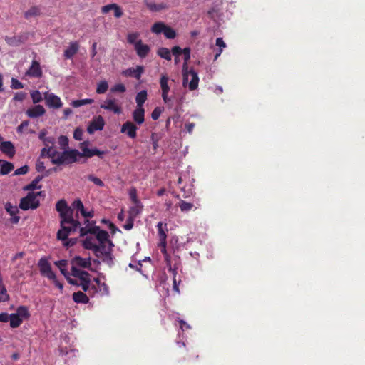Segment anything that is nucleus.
Returning a JSON list of instances; mask_svg holds the SVG:
<instances>
[{"instance_id": "nucleus-10", "label": "nucleus", "mask_w": 365, "mask_h": 365, "mask_svg": "<svg viewBox=\"0 0 365 365\" xmlns=\"http://www.w3.org/2000/svg\"><path fill=\"white\" fill-rule=\"evenodd\" d=\"M44 99L46 106L49 108L58 109L63 106L61 98L53 93H44Z\"/></svg>"}, {"instance_id": "nucleus-23", "label": "nucleus", "mask_w": 365, "mask_h": 365, "mask_svg": "<svg viewBox=\"0 0 365 365\" xmlns=\"http://www.w3.org/2000/svg\"><path fill=\"white\" fill-rule=\"evenodd\" d=\"M182 53L184 56V61H185V63H184V65H183V68H182V74H183V83L182 84H183V86H185L186 83H187V61L190 58V48H185L182 50Z\"/></svg>"}, {"instance_id": "nucleus-6", "label": "nucleus", "mask_w": 365, "mask_h": 365, "mask_svg": "<svg viewBox=\"0 0 365 365\" xmlns=\"http://www.w3.org/2000/svg\"><path fill=\"white\" fill-rule=\"evenodd\" d=\"M40 205L39 200L35 198L34 192H29L20 200L19 207L23 210H34Z\"/></svg>"}, {"instance_id": "nucleus-19", "label": "nucleus", "mask_w": 365, "mask_h": 365, "mask_svg": "<svg viewBox=\"0 0 365 365\" xmlns=\"http://www.w3.org/2000/svg\"><path fill=\"white\" fill-rule=\"evenodd\" d=\"M85 223H87V225L85 227L79 226L78 227L81 237H83L88 234L93 235L96 231L98 230V226L93 225L95 223V222L93 221L91 223L88 220H86Z\"/></svg>"}, {"instance_id": "nucleus-49", "label": "nucleus", "mask_w": 365, "mask_h": 365, "mask_svg": "<svg viewBox=\"0 0 365 365\" xmlns=\"http://www.w3.org/2000/svg\"><path fill=\"white\" fill-rule=\"evenodd\" d=\"M58 144L61 149L66 150L68 147V138L65 135L58 138Z\"/></svg>"}, {"instance_id": "nucleus-28", "label": "nucleus", "mask_w": 365, "mask_h": 365, "mask_svg": "<svg viewBox=\"0 0 365 365\" xmlns=\"http://www.w3.org/2000/svg\"><path fill=\"white\" fill-rule=\"evenodd\" d=\"M73 300L78 304H87L89 302L88 297L81 291L74 292L72 295Z\"/></svg>"}, {"instance_id": "nucleus-44", "label": "nucleus", "mask_w": 365, "mask_h": 365, "mask_svg": "<svg viewBox=\"0 0 365 365\" xmlns=\"http://www.w3.org/2000/svg\"><path fill=\"white\" fill-rule=\"evenodd\" d=\"M55 264L59 268L61 272L64 275L66 276L68 274L67 269H66L67 266V261L62 259L58 260L55 262Z\"/></svg>"}, {"instance_id": "nucleus-54", "label": "nucleus", "mask_w": 365, "mask_h": 365, "mask_svg": "<svg viewBox=\"0 0 365 365\" xmlns=\"http://www.w3.org/2000/svg\"><path fill=\"white\" fill-rule=\"evenodd\" d=\"M130 198L133 203H138L140 202V201L138 199L137 197V190L135 188L133 187L130 189L129 192Z\"/></svg>"}, {"instance_id": "nucleus-64", "label": "nucleus", "mask_w": 365, "mask_h": 365, "mask_svg": "<svg viewBox=\"0 0 365 365\" xmlns=\"http://www.w3.org/2000/svg\"><path fill=\"white\" fill-rule=\"evenodd\" d=\"M181 191L183 192V197L187 198L192 195V190L191 188L186 189L185 186H183L180 188Z\"/></svg>"}, {"instance_id": "nucleus-42", "label": "nucleus", "mask_w": 365, "mask_h": 365, "mask_svg": "<svg viewBox=\"0 0 365 365\" xmlns=\"http://www.w3.org/2000/svg\"><path fill=\"white\" fill-rule=\"evenodd\" d=\"M158 55L161 58L166 59L168 61L171 60V53L168 48H160L157 52Z\"/></svg>"}, {"instance_id": "nucleus-57", "label": "nucleus", "mask_w": 365, "mask_h": 365, "mask_svg": "<svg viewBox=\"0 0 365 365\" xmlns=\"http://www.w3.org/2000/svg\"><path fill=\"white\" fill-rule=\"evenodd\" d=\"M29 166L28 165H24L18 169H16L14 171V175H25L29 172Z\"/></svg>"}, {"instance_id": "nucleus-40", "label": "nucleus", "mask_w": 365, "mask_h": 365, "mask_svg": "<svg viewBox=\"0 0 365 365\" xmlns=\"http://www.w3.org/2000/svg\"><path fill=\"white\" fill-rule=\"evenodd\" d=\"M179 207L182 212H187L194 207V204L180 200L179 202Z\"/></svg>"}, {"instance_id": "nucleus-51", "label": "nucleus", "mask_w": 365, "mask_h": 365, "mask_svg": "<svg viewBox=\"0 0 365 365\" xmlns=\"http://www.w3.org/2000/svg\"><path fill=\"white\" fill-rule=\"evenodd\" d=\"M31 97L32 98L34 103H38L42 101L41 93L38 91H34L31 93Z\"/></svg>"}, {"instance_id": "nucleus-47", "label": "nucleus", "mask_w": 365, "mask_h": 365, "mask_svg": "<svg viewBox=\"0 0 365 365\" xmlns=\"http://www.w3.org/2000/svg\"><path fill=\"white\" fill-rule=\"evenodd\" d=\"M216 46L220 47L219 51L215 54V59H217L222 51V48L226 47V44L224 42L222 38L219 37L216 39Z\"/></svg>"}, {"instance_id": "nucleus-60", "label": "nucleus", "mask_w": 365, "mask_h": 365, "mask_svg": "<svg viewBox=\"0 0 365 365\" xmlns=\"http://www.w3.org/2000/svg\"><path fill=\"white\" fill-rule=\"evenodd\" d=\"M40 158H38L36 162L35 168L37 172H43L45 170L44 163Z\"/></svg>"}, {"instance_id": "nucleus-1", "label": "nucleus", "mask_w": 365, "mask_h": 365, "mask_svg": "<svg viewBox=\"0 0 365 365\" xmlns=\"http://www.w3.org/2000/svg\"><path fill=\"white\" fill-rule=\"evenodd\" d=\"M61 229L57 232V238L61 240H66L68 235L76 231L81 226V223L78 220L73 218V216L66 217V221L63 222V219L61 220Z\"/></svg>"}, {"instance_id": "nucleus-48", "label": "nucleus", "mask_w": 365, "mask_h": 365, "mask_svg": "<svg viewBox=\"0 0 365 365\" xmlns=\"http://www.w3.org/2000/svg\"><path fill=\"white\" fill-rule=\"evenodd\" d=\"M140 36V34L138 32L130 33L128 35L127 40L128 42L130 44L135 45V43L138 41V38Z\"/></svg>"}, {"instance_id": "nucleus-43", "label": "nucleus", "mask_w": 365, "mask_h": 365, "mask_svg": "<svg viewBox=\"0 0 365 365\" xmlns=\"http://www.w3.org/2000/svg\"><path fill=\"white\" fill-rule=\"evenodd\" d=\"M108 89V83L106 81H102L98 84L96 91L98 94H103L105 93Z\"/></svg>"}, {"instance_id": "nucleus-16", "label": "nucleus", "mask_w": 365, "mask_h": 365, "mask_svg": "<svg viewBox=\"0 0 365 365\" xmlns=\"http://www.w3.org/2000/svg\"><path fill=\"white\" fill-rule=\"evenodd\" d=\"M0 151L11 158L16 153L14 144L11 141H3L0 144Z\"/></svg>"}, {"instance_id": "nucleus-8", "label": "nucleus", "mask_w": 365, "mask_h": 365, "mask_svg": "<svg viewBox=\"0 0 365 365\" xmlns=\"http://www.w3.org/2000/svg\"><path fill=\"white\" fill-rule=\"evenodd\" d=\"M38 266L41 275L46 277L48 279L55 278V273L52 271L51 264L46 257L39 259Z\"/></svg>"}, {"instance_id": "nucleus-31", "label": "nucleus", "mask_w": 365, "mask_h": 365, "mask_svg": "<svg viewBox=\"0 0 365 365\" xmlns=\"http://www.w3.org/2000/svg\"><path fill=\"white\" fill-rule=\"evenodd\" d=\"M133 204L134 205L129 208L128 216L136 218L142 212L143 206L141 202Z\"/></svg>"}, {"instance_id": "nucleus-24", "label": "nucleus", "mask_w": 365, "mask_h": 365, "mask_svg": "<svg viewBox=\"0 0 365 365\" xmlns=\"http://www.w3.org/2000/svg\"><path fill=\"white\" fill-rule=\"evenodd\" d=\"M72 264L82 268H90L91 262L90 258H82L80 256H76L72 259Z\"/></svg>"}, {"instance_id": "nucleus-52", "label": "nucleus", "mask_w": 365, "mask_h": 365, "mask_svg": "<svg viewBox=\"0 0 365 365\" xmlns=\"http://www.w3.org/2000/svg\"><path fill=\"white\" fill-rule=\"evenodd\" d=\"M88 179L99 187L104 186L103 182L100 178L94 176L93 175H88Z\"/></svg>"}, {"instance_id": "nucleus-17", "label": "nucleus", "mask_w": 365, "mask_h": 365, "mask_svg": "<svg viewBox=\"0 0 365 365\" xmlns=\"http://www.w3.org/2000/svg\"><path fill=\"white\" fill-rule=\"evenodd\" d=\"M135 50L137 53V55L140 58H145L148 54L149 53L150 48V47L146 45L143 44L142 42V40L139 39L135 45Z\"/></svg>"}, {"instance_id": "nucleus-53", "label": "nucleus", "mask_w": 365, "mask_h": 365, "mask_svg": "<svg viewBox=\"0 0 365 365\" xmlns=\"http://www.w3.org/2000/svg\"><path fill=\"white\" fill-rule=\"evenodd\" d=\"M11 87L13 89H21L24 88V84L18 79L12 78Z\"/></svg>"}, {"instance_id": "nucleus-14", "label": "nucleus", "mask_w": 365, "mask_h": 365, "mask_svg": "<svg viewBox=\"0 0 365 365\" xmlns=\"http://www.w3.org/2000/svg\"><path fill=\"white\" fill-rule=\"evenodd\" d=\"M157 229H158V235L159 237V246L163 250H165L167 242V235L166 232L168 231L167 228V224L163 223V222H159L157 225Z\"/></svg>"}, {"instance_id": "nucleus-58", "label": "nucleus", "mask_w": 365, "mask_h": 365, "mask_svg": "<svg viewBox=\"0 0 365 365\" xmlns=\"http://www.w3.org/2000/svg\"><path fill=\"white\" fill-rule=\"evenodd\" d=\"M83 130L80 128H76L73 132V138L76 140H81L83 138Z\"/></svg>"}, {"instance_id": "nucleus-2", "label": "nucleus", "mask_w": 365, "mask_h": 365, "mask_svg": "<svg viewBox=\"0 0 365 365\" xmlns=\"http://www.w3.org/2000/svg\"><path fill=\"white\" fill-rule=\"evenodd\" d=\"M79 154L80 152L76 149H71L69 150H64L61 153L58 152L53 160H51V163L53 165H57L62 164H71L78 160Z\"/></svg>"}, {"instance_id": "nucleus-27", "label": "nucleus", "mask_w": 365, "mask_h": 365, "mask_svg": "<svg viewBox=\"0 0 365 365\" xmlns=\"http://www.w3.org/2000/svg\"><path fill=\"white\" fill-rule=\"evenodd\" d=\"M145 110L143 108L136 107L133 112V120L138 125L143 123L145 120Z\"/></svg>"}, {"instance_id": "nucleus-59", "label": "nucleus", "mask_w": 365, "mask_h": 365, "mask_svg": "<svg viewBox=\"0 0 365 365\" xmlns=\"http://www.w3.org/2000/svg\"><path fill=\"white\" fill-rule=\"evenodd\" d=\"M72 205L75 209L79 210L81 212L85 210L82 201L79 199L75 200Z\"/></svg>"}, {"instance_id": "nucleus-38", "label": "nucleus", "mask_w": 365, "mask_h": 365, "mask_svg": "<svg viewBox=\"0 0 365 365\" xmlns=\"http://www.w3.org/2000/svg\"><path fill=\"white\" fill-rule=\"evenodd\" d=\"M93 281L98 287L99 292H101L103 295L108 294L109 287L105 282H101L99 278H94Z\"/></svg>"}, {"instance_id": "nucleus-12", "label": "nucleus", "mask_w": 365, "mask_h": 365, "mask_svg": "<svg viewBox=\"0 0 365 365\" xmlns=\"http://www.w3.org/2000/svg\"><path fill=\"white\" fill-rule=\"evenodd\" d=\"M105 125V121L101 115L94 118L89 123L87 128V132L89 134H93L97 130H102Z\"/></svg>"}, {"instance_id": "nucleus-32", "label": "nucleus", "mask_w": 365, "mask_h": 365, "mask_svg": "<svg viewBox=\"0 0 365 365\" xmlns=\"http://www.w3.org/2000/svg\"><path fill=\"white\" fill-rule=\"evenodd\" d=\"M41 14V8L37 6H31L29 10L25 11L24 18L26 19H29L32 17H36L40 16Z\"/></svg>"}, {"instance_id": "nucleus-62", "label": "nucleus", "mask_w": 365, "mask_h": 365, "mask_svg": "<svg viewBox=\"0 0 365 365\" xmlns=\"http://www.w3.org/2000/svg\"><path fill=\"white\" fill-rule=\"evenodd\" d=\"M56 142V139L53 136H48L47 137L44 142L43 143V145L46 146V147H48V146H52L53 147V145Z\"/></svg>"}, {"instance_id": "nucleus-20", "label": "nucleus", "mask_w": 365, "mask_h": 365, "mask_svg": "<svg viewBox=\"0 0 365 365\" xmlns=\"http://www.w3.org/2000/svg\"><path fill=\"white\" fill-rule=\"evenodd\" d=\"M46 113V110L41 105H36L29 108L26 113L29 118H35L42 116Z\"/></svg>"}, {"instance_id": "nucleus-9", "label": "nucleus", "mask_w": 365, "mask_h": 365, "mask_svg": "<svg viewBox=\"0 0 365 365\" xmlns=\"http://www.w3.org/2000/svg\"><path fill=\"white\" fill-rule=\"evenodd\" d=\"M4 40L8 46L17 47L26 42L28 40V34L24 33L13 36H6Z\"/></svg>"}, {"instance_id": "nucleus-15", "label": "nucleus", "mask_w": 365, "mask_h": 365, "mask_svg": "<svg viewBox=\"0 0 365 365\" xmlns=\"http://www.w3.org/2000/svg\"><path fill=\"white\" fill-rule=\"evenodd\" d=\"M143 73L144 67L143 66H137L136 68H128L123 71L122 75L125 77H131L140 80Z\"/></svg>"}, {"instance_id": "nucleus-30", "label": "nucleus", "mask_w": 365, "mask_h": 365, "mask_svg": "<svg viewBox=\"0 0 365 365\" xmlns=\"http://www.w3.org/2000/svg\"><path fill=\"white\" fill-rule=\"evenodd\" d=\"M88 141H83L80 143L79 148L81 150V152H80L78 157H84L87 158H92L91 149L88 148Z\"/></svg>"}, {"instance_id": "nucleus-3", "label": "nucleus", "mask_w": 365, "mask_h": 365, "mask_svg": "<svg viewBox=\"0 0 365 365\" xmlns=\"http://www.w3.org/2000/svg\"><path fill=\"white\" fill-rule=\"evenodd\" d=\"M112 245L108 244V242L99 243L97 245L98 249L94 250V255L98 258H103V261L110 265L113 264V251Z\"/></svg>"}, {"instance_id": "nucleus-50", "label": "nucleus", "mask_w": 365, "mask_h": 365, "mask_svg": "<svg viewBox=\"0 0 365 365\" xmlns=\"http://www.w3.org/2000/svg\"><path fill=\"white\" fill-rule=\"evenodd\" d=\"M71 274L79 279L82 275H86V271H83L78 268H77L76 266L73 265L71 267Z\"/></svg>"}, {"instance_id": "nucleus-45", "label": "nucleus", "mask_w": 365, "mask_h": 365, "mask_svg": "<svg viewBox=\"0 0 365 365\" xmlns=\"http://www.w3.org/2000/svg\"><path fill=\"white\" fill-rule=\"evenodd\" d=\"M15 314H18L19 317L29 318L30 314L29 312L28 308L25 306H20L17 308V312L14 313Z\"/></svg>"}, {"instance_id": "nucleus-61", "label": "nucleus", "mask_w": 365, "mask_h": 365, "mask_svg": "<svg viewBox=\"0 0 365 365\" xmlns=\"http://www.w3.org/2000/svg\"><path fill=\"white\" fill-rule=\"evenodd\" d=\"M26 96V93L23 91L17 92L15 93L14 100L16 101H23Z\"/></svg>"}, {"instance_id": "nucleus-18", "label": "nucleus", "mask_w": 365, "mask_h": 365, "mask_svg": "<svg viewBox=\"0 0 365 365\" xmlns=\"http://www.w3.org/2000/svg\"><path fill=\"white\" fill-rule=\"evenodd\" d=\"M26 74L34 78H40L42 76V70L40 63L36 61H33L32 64L26 71Z\"/></svg>"}, {"instance_id": "nucleus-33", "label": "nucleus", "mask_w": 365, "mask_h": 365, "mask_svg": "<svg viewBox=\"0 0 365 365\" xmlns=\"http://www.w3.org/2000/svg\"><path fill=\"white\" fill-rule=\"evenodd\" d=\"M82 245L86 250H92L93 252H94V250L98 249L97 245L94 242V238L93 237H86L83 240Z\"/></svg>"}, {"instance_id": "nucleus-34", "label": "nucleus", "mask_w": 365, "mask_h": 365, "mask_svg": "<svg viewBox=\"0 0 365 365\" xmlns=\"http://www.w3.org/2000/svg\"><path fill=\"white\" fill-rule=\"evenodd\" d=\"M43 177H44V175H38V176H36L32 180V182L30 184H29L28 185H26L25 187V190H34L35 189H41L42 186L41 185H38V183L40 182V181L42 180Z\"/></svg>"}, {"instance_id": "nucleus-5", "label": "nucleus", "mask_w": 365, "mask_h": 365, "mask_svg": "<svg viewBox=\"0 0 365 365\" xmlns=\"http://www.w3.org/2000/svg\"><path fill=\"white\" fill-rule=\"evenodd\" d=\"M169 77L166 74H162L160 78V86L162 91V98L163 102L169 107L173 106V100L169 97L168 94L170 90V86L168 85Z\"/></svg>"}, {"instance_id": "nucleus-46", "label": "nucleus", "mask_w": 365, "mask_h": 365, "mask_svg": "<svg viewBox=\"0 0 365 365\" xmlns=\"http://www.w3.org/2000/svg\"><path fill=\"white\" fill-rule=\"evenodd\" d=\"M9 299V295L7 294L5 286L0 284V302H7Z\"/></svg>"}, {"instance_id": "nucleus-39", "label": "nucleus", "mask_w": 365, "mask_h": 365, "mask_svg": "<svg viewBox=\"0 0 365 365\" xmlns=\"http://www.w3.org/2000/svg\"><path fill=\"white\" fill-rule=\"evenodd\" d=\"M93 101V99L91 98L74 100L71 102V106L74 108H78L84 105L91 104Z\"/></svg>"}, {"instance_id": "nucleus-7", "label": "nucleus", "mask_w": 365, "mask_h": 365, "mask_svg": "<svg viewBox=\"0 0 365 365\" xmlns=\"http://www.w3.org/2000/svg\"><path fill=\"white\" fill-rule=\"evenodd\" d=\"M56 210L59 212L61 220L63 219V222L66 221V217L73 216V211L67 205L65 200H60L56 204Z\"/></svg>"}, {"instance_id": "nucleus-35", "label": "nucleus", "mask_w": 365, "mask_h": 365, "mask_svg": "<svg viewBox=\"0 0 365 365\" xmlns=\"http://www.w3.org/2000/svg\"><path fill=\"white\" fill-rule=\"evenodd\" d=\"M148 93L145 90H143L137 93L135 97V101L137 107L143 108V104L147 100Z\"/></svg>"}, {"instance_id": "nucleus-21", "label": "nucleus", "mask_w": 365, "mask_h": 365, "mask_svg": "<svg viewBox=\"0 0 365 365\" xmlns=\"http://www.w3.org/2000/svg\"><path fill=\"white\" fill-rule=\"evenodd\" d=\"M93 235H95L96 239L99 243L102 244L103 242H108V244L114 246L113 242L109 240L108 232L106 230H101L99 226L98 230L96 231Z\"/></svg>"}, {"instance_id": "nucleus-4", "label": "nucleus", "mask_w": 365, "mask_h": 365, "mask_svg": "<svg viewBox=\"0 0 365 365\" xmlns=\"http://www.w3.org/2000/svg\"><path fill=\"white\" fill-rule=\"evenodd\" d=\"M151 31L156 34L163 33L168 39H173L176 36L175 31L162 21L155 23L151 27Z\"/></svg>"}, {"instance_id": "nucleus-63", "label": "nucleus", "mask_w": 365, "mask_h": 365, "mask_svg": "<svg viewBox=\"0 0 365 365\" xmlns=\"http://www.w3.org/2000/svg\"><path fill=\"white\" fill-rule=\"evenodd\" d=\"M160 114L161 109L159 107H157L153 110L151 113V118H153V120H156L159 118Z\"/></svg>"}, {"instance_id": "nucleus-56", "label": "nucleus", "mask_w": 365, "mask_h": 365, "mask_svg": "<svg viewBox=\"0 0 365 365\" xmlns=\"http://www.w3.org/2000/svg\"><path fill=\"white\" fill-rule=\"evenodd\" d=\"M126 91L125 86L123 83L115 84L111 88L112 92L124 93Z\"/></svg>"}, {"instance_id": "nucleus-41", "label": "nucleus", "mask_w": 365, "mask_h": 365, "mask_svg": "<svg viewBox=\"0 0 365 365\" xmlns=\"http://www.w3.org/2000/svg\"><path fill=\"white\" fill-rule=\"evenodd\" d=\"M148 8L152 11H159L163 9H168V6L165 3H161V4L150 3V4H148Z\"/></svg>"}, {"instance_id": "nucleus-29", "label": "nucleus", "mask_w": 365, "mask_h": 365, "mask_svg": "<svg viewBox=\"0 0 365 365\" xmlns=\"http://www.w3.org/2000/svg\"><path fill=\"white\" fill-rule=\"evenodd\" d=\"M58 151L52 146L44 147L41 149L39 158L48 157L51 160H53L54 157L56 156Z\"/></svg>"}, {"instance_id": "nucleus-22", "label": "nucleus", "mask_w": 365, "mask_h": 365, "mask_svg": "<svg viewBox=\"0 0 365 365\" xmlns=\"http://www.w3.org/2000/svg\"><path fill=\"white\" fill-rule=\"evenodd\" d=\"M5 210L13 217L11 219L12 224H17L19 222L20 217L16 215L19 213V209L16 206L12 205L10 202H6Z\"/></svg>"}, {"instance_id": "nucleus-13", "label": "nucleus", "mask_w": 365, "mask_h": 365, "mask_svg": "<svg viewBox=\"0 0 365 365\" xmlns=\"http://www.w3.org/2000/svg\"><path fill=\"white\" fill-rule=\"evenodd\" d=\"M138 127L131 121H126L124 123L120 128V132L125 133L130 138L134 139L137 136Z\"/></svg>"}, {"instance_id": "nucleus-25", "label": "nucleus", "mask_w": 365, "mask_h": 365, "mask_svg": "<svg viewBox=\"0 0 365 365\" xmlns=\"http://www.w3.org/2000/svg\"><path fill=\"white\" fill-rule=\"evenodd\" d=\"M187 78L189 76H191V80L189 83V89L190 91H194L197 88L199 83V78L197 73L193 69H190L188 71L187 69Z\"/></svg>"}, {"instance_id": "nucleus-55", "label": "nucleus", "mask_w": 365, "mask_h": 365, "mask_svg": "<svg viewBox=\"0 0 365 365\" xmlns=\"http://www.w3.org/2000/svg\"><path fill=\"white\" fill-rule=\"evenodd\" d=\"M135 220V218L128 216V219L126 220V223L123 225V228L126 230H131L133 227V225H134L133 222H134Z\"/></svg>"}, {"instance_id": "nucleus-11", "label": "nucleus", "mask_w": 365, "mask_h": 365, "mask_svg": "<svg viewBox=\"0 0 365 365\" xmlns=\"http://www.w3.org/2000/svg\"><path fill=\"white\" fill-rule=\"evenodd\" d=\"M100 107L101 108L112 111L115 114H120L122 112L120 106L117 103V100L113 98H106Z\"/></svg>"}, {"instance_id": "nucleus-26", "label": "nucleus", "mask_w": 365, "mask_h": 365, "mask_svg": "<svg viewBox=\"0 0 365 365\" xmlns=\"http://www.w3.org/2000/svg\"><path fill=\"white\" fill-rule=\"evenodd\" d=\"M79 49V43L78 41H73L70 43V46L64 51V57L67 59H71L73 56L77 53Z\"/></svg>"}, {"instance_id": "nucleus-37", "label": "nucleus", "mask_w": 365, "mask_h": 365, "mask_svg": "<svg viewBox=\"0 0 365 365\" xmlns=\"http://www.w3.org/2000/svg\"><path fill=\"white\" fill-rule=\"evenodd\" d=\"M10 327L11 328H17L22 324V319L18 314H11L9 317Z\"/></svg>"}, {"instance_id": "nucleus-36", "label": "nucleus", "mask_w": 365, "mask_h": 365, "mask_svg": "<svg viewBox=\"0 0 365 365\" xmlns=\"http://www.w3.org/2000/svg\"><path fill=\"white\" fill-rule=\"evenodd\" d=\"M14 169V165L13 163L4 160L3 163L1 165L0 168V174L2 175H5L9 174Z\"/></svg>"}]
</instances>
